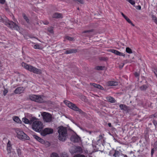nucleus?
I'll list each match as a JSON object with an SVG mask.
<instances>
[{
    "label": "nucleus",
    "mask_w": 157,
    "mask_h": 157,
    "mask_svg": "<svg viewBox=\"0 0 157 157\" xmlns=\"http://www.w3.org/2000/svg\"><path fill=\"white\" fill-rule=\"evenodd\" d=\"M149 117H150V118H151L155 117V114L150 116Z\"/></svg>",
    "instance_id": "nucleus-52"
},
{
    "label": "nucleus",
    "mask_w": 157,
    "mask_h": 157,
    "mask_svg": "<svg viewBox=\"0 0 157 157\" xmlns=\"http://www.w3.org/2000/svg\"><path fill=\"white\" fill-rule=\"evenodd\" d=\"M136 8L138 10H140L141 9V7L140 6L138 5L136 6Z\"/></svg>",
    "instance_id": "nucleus-53"
},
{
    "label": "nucleus",
    "mask_w": 157,
    "mask_h": 157,
    "mask_svg": "<svg viewBox=\"0 0 157 157\" xmlns=\"http://www.w3.org/2000/svg\"><path fill=\"white\" fill-rule=\"evenodd\" d=\"M36 38V39L37 40H38L39 41H40V40H39L37 38Z\"/></svg>",
    "instance_id": "nucleus-64"
},
{
    "label": "nucleus",
    "mask_w": 157,
    "mask_h": 157,
    "mask_svg": "<svg viewBox=\"0 0 157 157\" xmlns=\"http://www.w3.org/2000/svg\"><path fill=\"white\" fill-rule=\"evenodd\" d=\"M124 63H122V65H120L119 66V68L120 69H121L124 66Z\"/></svg>",
    "instance_id": "nucleus-47"
},
{
    "label": "nucleus",
    "mask_w": 157,
    "mask_h": 157,
    "mask_svg": "<svg viewBox=\"0 0 157 157\" xmlns=\"http://www.w3.org/2000/svg\"><path fill=\"white\" fill-rule=\"evenodd\" d=\"M148 87V86L147 85H144L140 87V89L144 91Z\"/></svg>",
    "instance_id": "nucleus-21"
},
{
    "label": "nucleus",
    "mask_w": 157,
    "mask_h": 157,
    "mask_svg": "<svg viewBox=\"0 0 157 157\" xmlns=\"http://www.w3.org/2000/svg\"><path fill=\"white\" fill-rule=\"evenodd\" d=\"M11 147V145L10 144V141L9 140L7 144V147Z\"/></svg>",
    "instance_id": "nucleus-48"
},
{
    "label": "nucleus",
    "mask_w": 157,
    "mask_h": 157,
    "mask_svg": "<svg viewBox=\"0 0 157 157\" xmlns=\"http://www.w3.org/2000/svg\"><path fill=\"white\" fill-rule=\"evenodd\" d=\"M61 157H68L67 155L65 153L61 154Z\"/></svg>",
    "instance_id": "nucleus-38"
},
{
    "label": "nucleus",
    "mask_w": 157,
    "mask_h": 157,
    "mask_svg": "<svg viewBox=\"0 0 157 157\" xmlns=\"http://www.w3.org/2000/svg\"><path fill=\"white\" fill-rule=\"evenodd\" d=\"M34 48L35 49H41L42 48L41 47H40L39 44H36L34 46Z\"/></svg>",
    "instance_id": "nucleus-31"
},
{
    "label": "nucleus",
    "mask_w": 157,
    "mask_h": 157,
    "mask_svg": "<svg viewBox=\"0 0 157 157\" xmlns=\"http://www.w3.org/2000/svg\"><path fill=\"white\" fill-rule=\"evenodd\" d=\"M124 19L128 23L130 24L133 26H135V25L130 20L127 16L124 18Z\"/></svg>",
    "instance_id": "nucleus-26"
},
{
    "label": "nucleus",
    "mask_w": 157,
    "mask_h": 157,
    "mask_svg": "<svg viewBox=\"0 0 157 157\" xmlns=\"http://www.w3.org/2000/svg\"><path fill=\"white\" fill-rule=\"evenodd\" d=\"M5 24L12 29L19 31L20 29L19 26L14 22L9 21H6Z\"/></svg>",
    "instance_id": "nucleus-7"
},
{
    "label": "nucleus",
    "mask_w": 157,
    "mask_h": 157,
    "mask_svg": "<svg viewBox=\"0 0 157 157\" xmlns=\"http://www.w3.org/2000/svg\"><path fill=\"white\" fill-rule=\"evenodd\" d=\"M36 118H33L29 121L26 118H23L22 119V120L23 121L25 124H32L33 122L34 121V120Z\"/></svg>",
    "instance_id": "nucleus-12"
},
{
    "label": "nucleus",
    "mask_w": 157,
    "mask_h": 157,
    "mask_svg": "<svg viewBox=\"0 0 157 157\" xmlns=\"http://www.w3.org/2000/svg\"><path fill=\"white\" fill-rule=\"evenodd\" d=\"M94 29H92L90 30H85L83 31L82 32V33H88L87 34V35H86V36H90V35H91V33L94 32Z\"/></svg>",
    "instance_id": "nucleus-18"
},
{
    "label": "nucleus",
    "mask_w": 157,
    "mask_h": 157,
    "mask_svg": "<svg viewBox=\"0 0 157 157\" xmlns=\"http://www.w3.org/2000/svg\"><path fill=\"white\" fill-rule=\"evenodd\" d=\"M134 75L136 77H139L140 75V73L137 72H135L134 73Z\"/></svg>",
    "instance_id": "nucleus-44"
},
{
    "label": "nucleus",
    "mask_w": 157,
    "mask_h": 157,
    "mask_svg": "<svg viewBox=\"0 0 157 157\" xmlns=\"http://www.w3.org/2000/svg\"><path fill=\"white\" fill-rule=\"evenodd\" d=\"M106 98L109 102L112 103H115V102L116 101L115 99L111 96L107 97Z\"/></svg>",
    "instance_id": "nucleus-20"
},
{
    "label": "nucleus",
    "mask_w": 157,
    "mask_h": 157,
    "mask_svg": "<svg viewBox=\"0 0 157 157\" xmlns=\"http://www.w3.org/2000/svg\"><path fill=\"white\" fill-rule=\"evenodd\" d=\"M52 17L54 18H62V14L60 13H56L53 15Z\"/></svg>",
    "instance_id": "nucleus-19"
},
{
    "label": "nucleus",
    "mask_w": 157,
    "mask_h": 157,
    "mask_svg": "<svg viewBox=\"0 0 157 157\" xmlns=\"http://www.w3.org/2000/svg\"><path fill=\"white\" fill-rule=\"evenodd\" d=\"M154 148L155 149H157V141H156L154 144Z\"/></svg>",
    "instance_id": "nucleus-46"
},
{
    "label": "nucleus",
    "mask_w": 157,
    "mask_h": 157,
    "mask_svg": "<svg viewBox=\"0 0 157 157\" xmlns=\"http://www.w3.org/2000/svg\"><path fill=\"white\" fill-rule=\"evenodd\" d=\"M46 143H47V144L48 145V146H50V144L48 142H47Z\"/></svg>",
    "instance_id": "nucleus-60"
},
{
    "label": "nucleus",
    "mask_w": 157,
    "mask_h": 157,
    "mask_svg": "<svg viewBox=\"0 0 157 157\" xmlns=\"http://www.w3.org/2000/svg\"><path fill=\"white\" fill-rule=\"evenodd\" d=\"M117 50H112V51H111V52H113V53L115 54L116 55V53L117 52Z\"/></svg>",
    "instance_id": "nucleus-49"
},
{
    "label": "nucleus",
    "mask_w": 157,
    "mask_h": 157,
    "mask_svg": "<svg viewBox=\"0 0 157 157\" xmlns=\"http://www.w3.org/2000/svg\"><path fill=\"white\" fill-rule=\"evenodd\" d=\"M32 123L33 129L36 132H40L43 128L42 123L39 121H33Z\"/></svg>",
    "instance_id": "nucleus-3"
},
{
    "label": "nucleus",
    "mask_w": 157,
    "mask_h": 157,
    "mask_svg": "<svg viewBox=\"0 0 157 157\" xmlns=\"http://www.w3.org/2000/svg\"><path fill=\"white\" fill-rule=\"evenodd\" d=\"M125 51L127 53L129 54H131L132 53V50L129 47L126 48Z\"/></svg>",
    "instance_id": "nucleus-28"
},
{
    "label": "nucleus",
    "mask_w": 157,
    "mask_h": 157,
    "mask_svg": "<svg viewBox=\"0 0 157 157\" xmlns=\"http://www.w3.org/2000/svg\"><path fill=\"white\" fill-rule=\"evenodd\" d=\"M99 136L100 137V138H102V136H101V135H100V136Z\"/></svg>",
    "instance_id": "nucleus-62"
},
{
    "label": "nucleus",
    "mask_w": 157,
    "mask_h": 157,
    "mask_svg": "<svg viewBox=\"0 0 157 157\" xmlns=\"http://www.w3.org/2000/svg\"><path fill=\"white\" fill-rule=\"evenodd\" d=\"M11 147H7V149L8 151V153H10L11 152Z\"/></svg>",
    "instance_id": "nucleus-40"
},
{
    "label": "nucleus",
    "mask_w": 157,
    "mask_h": 157,
    "mask_svg": "<svg viewBox=\"0 0 157 157\" xmlns=\"http://www.w3.org/2000/svg\"><path fill=\"white\" fill-rule=\"evenodd\" d=\"M41 115L44 122L50 123L53 121L54 118L50 113L46 112H43L41 113Z\"/></svg>",
    "instance_id": "nucleus-5"
},
{
    "label": "nucleus",
    "mask_w": 157,
    "mask_h": 157,
    "mask_svg": "<svg viewBox=\"0 0 157 157\" xmlns=\"http://www.w3.org/2000/svg\"><path fill=\"white\" fill-rule=\"evenodd\" d=\"M154 72L155 75L157 77V70H156L155 71H154Z\"/></svg>",
    "instance_id": "nucleus-57"
},
{
    "label": "nucleus",
    "mask_w": 157,
    "mask_h": 157,
    "mask_svg": "<svg viewBox=\"0 0 157 157\" xmlns=\"http://www.w3.org/2000/svg\"><path fill=\"white\" fill-rule=\"evenodd\" d=\"M29 98L31 100L37 102L42 103L46 101L43 96L39 95H32L29 96Z\"/></svg>",
    "instance_id": "nucleus-6"
},
{
    "label": "nucleus",
    "mask_w": 157,
    "mask_h": 157,
    "mask_svg": "<svg viewBox=\"0 0 157 157\" xmlns=\"http://www.w3.org/2000/svg\"><path fill=\"white\" fill-rule=\"evenodd\" d=\"M154 149H155V148H152L151 150V155H152L154 153Z\"/></svg>",
    "instance_id": "nucleus-51"
},
{
    "label": "nucleus",
    "mask_w": 157,
    "mask_h": 157,
    "mask_svg": "<svg viewBox=\"0 0 157 157\" xmlns=\"http://www.w3.org/2000/svg\"><path fill=\"white\" fill-rule=\"evenodd\" d=\"M73 1L77 3L78 4H84V2L83 0H73Z\"/></svg>",
    "instance_id": "nucleus-25"
},
{
    "label": "nucleus",
    "mask_w": 157,
    "mask_h": 157,
    "mask_svg": "<svg viewBox=\"0 0 157 157\" xmlns=\"http://www.w3.org/2000/svg\"><path fill=\"white\" fill-rule=\"evenodd\" d=\"M34 138L38 141L39 142L42 144H44L45 143L44 141L42 139L36 135H34L33 136Z\"/></svg>",
    "instance_id": "nucleus-14"
},
{
    "label": "nucleus",
    "mask_w": 157,
    "mask_h": 157,
    "mask_svg": "<svg viewBox=\"0 0 157 157\" xmlns=\"http://www.w3.org/2000/svg\"><path fill=\"white\" fill-rule=\"evenodd\" d=\"M21 65L23 67L30 72L37 74H40L42 73L40 69H37L30 65L27 64L24 62L22 63Z\"/></svg>",
    "instance_id": "nucleus-2"
},
{
    "label": "nucleus",
    "mask_w": 157,
    "mask_h": 157,
    "mask_svg": "<svg viewBox=\"0 0 157 157\" xmlns=\"http://www.w3.org/2000/svg\"><path fill=\"white\" fill-rule=\"evenodd\" d=\"M70 151L72 153H81L82 152V149L79 146H74L72 147Z\"/></svg>",
    "instance_id": "nucleus-9"
},
{
    "label": "nucleus",
    "mask_w": 157,
    "mask_h": 157,
    "mask_svg": "<svg viewBox=\"0 0 157 157\" xmlns=\"http://www.w3.org/2000/svg\"><path fill=\"white\" fill-rule=\"evenodd\" d=\"M43 23L45 25H48L49 24V22L48 21H46L45 22H43Z\"/></svg>",
    "instance_id": "nucleus-56"
},
{
    "label": "nucleus",
    "mask_w": 157,
    "mask_h": 157,
    "mask_svg": "<svg viewBox=\"0 0 157 157\" xmlns=\"http://www.w3.org/2000/svg\"><path fill=\"white\" fill-rule=\"evenodd\" d=\"M100 139H99L98 140L97 142H99L100 141Z\"/></svg>",
    "instance_id": "nucleus-63"
},
{
    "label": "nucleus",
    "mask_w": 157,
    "mask_h": 157,
    "mask_svg": "<svg viewBox=\"0 0 157 157\" xmlns=\"http://www.w3.org/2000/svg\"><path fill=\"white\" fill-rule=\"evenodd\" d=\"M105 67L104 66H97L95 67V69L97 70H103Z\"/></svg>",
    "instance_id": "nucleus-22"
},
{
    "label": "nucleus",
    "mask_w": 157,
    "mask_h": 157,
    "mask_svg": "<svg viewBox=\"0 0 157 157\" xmlns=\"http://www.w3.org/2000/svg\"><path fill=\"white\" fill-rule=\"evenodd\" d=\"M17 137L19 139L24 140L29 139V137L23 132L17 130Z\"/></svg>",
    "instance_id": "nucleus-8"
},
{
    "label": "nucleus",
    "mask_w": 157,
    "mask_h": 157,
    "mask_svg": "<svg viewBox=\"0 0 157 157\" xmlns=\"http://www.w3.org/2000/svg\"><path fill=\"white\" fill-rule=\"evenodd\" d=\"M53 131L52 129L46 128L41 132V134L43 136H45L47 135L53 133Z\"/></svg>",
    "instance_id": "nucleus-10"
},
{
    "label": "nucleus",
    "mask_w": 157,
    "mask_h": 157,
    "mask_svg": "<svg viewBox=\"0 0 157 157\" xmlns=\"http://www.w3.org/2000/svg\"><path fill=\"white\" fill-rule=\"evenodd\" d=\"M108 125L110 127H112L111 124L110 123H109L108 124Z\"/></svg>",
    "instance_id": "nucleus-58"
},
{
    "label": "nucleus",
    "mask_w": 157,
    "mask_h": 157,
    "mask_svg": "<svg viewBox=\"0 0 157 157\" xmlns=\"http://www.w3.org/2000/svg\"><path fill=\"white\" fill-rule=\"evenodd\" d=\"M65 38L66 39L71 41L73 40L74 39L73 37H71L69 36H66Z\"/></svg>",
    "instance_id": "nucleus-35"
},
{
    "label": "nucleus",
    "mask_w": 157,
    "mask_h": 157,
    "mask_svg": "<svg viewBox=\"0 0 157 157\" xmlns=\"http://www.w3.org/2000/svg\"><path fill=\"white\" fill-rule=\"evenodd\" d=\"M22 15L24 18V19L25 20L26 22L28 23H29V19L26 16L25 14V13H23Z\"/></svg>",
    "instance_id": "nucleus-27"
},
{
    "label": "nucleus",
    "mask_w": 157,
    "mask_h": 157,
    "mask_svg": "<svg viewBox=\"0 0 157 157\" xmlns=\"http://www.w3.org/2000/svg\"><path fill=\"white\" fill-rule=\"evenodd\" d=\"M99 59L101 61H106L108 60V58L107 57H100Z\"/></svg>",
    "instance_id": "nucleus-29"
},
{
    "label": "nucleus",
    "mask_w": 157,
    "mask_h": 157,
    "mask_svg": "<svg viewBox=\"0 0 157 157\" xmlns=\"http://www.w3.org/2000/svg\"><path fill=\"white\" fill-rule=\"evenodd\" d=\"M90 85H91L93 86L94 87L96 88L98 84H96L94 83H90Z\"/></svg>",
    "instance_id": "nucleus-42"
},
{
    "label": "nucleus",
    "mask_w": 157,
    "mask_h": 157,
    "mask_svg": "<svg viewBox=\"0 0 157 157\" xmlns=\"http://www.w3.org/2000/svg\"><path fill=\"white\" fill-rule=\"evenodd\" d=\"M13 120L15 122L18 123H21V121L17 117H15L13 118Z\"/></svg>",
    "instance_id": "nucleus-24"
},
{
    "label": "nucleus",
    "mask_w": 157,
    "mask_h": 157,
    "mask_svg": "<svg viewBox=\"0 0 157 157\" xmlns=\"http://www.w3.org/2000/svg\"><path fill=\"white\" fill-rule=\"evenodd\" d=\"M17 154H18V155L19 156L21 155V150L19 149H17Z\"/></svg>",
    "instance_id": "nucleus-41"
},
{
    "label": "nucleus",
    "mask_w": 157,
    "mask_h": 157,
    "mask_svg": "<svg viewBox=\"0 0 157 157\" xmlns=\"http://www.w3.org/2000/svg\"><path fill=\"white\" fill-rule=\"evenodd\" d=\"M123 155H124V157H127V155H125L123 154Z\"/></svg>",
    "instance_id": "nucleus-61"
},
{
    "label": "nucleus",
    "mask_w": 157,
    "mask_h": 157,
    "mask_svg": "<svg viewBox=\"0 0 157 157\" xmlns=\"http://www.w3.org/2000/svg\"><path fill=\"white\" fill-rule=\"evenodd\" d=\"M5 2V0H0V3L2 4H4Z\"/></svg>",
    "instance_id": "nucleus-50"
},
{
    "label": "nucleus",
    "mask_w": 157,
    "mask_h": 157,
    "mask_svg": "<svg viewBox=\"0 0 157 157\" xmlns=\"http://www.w3.org/2000/svg\"><path fill=\"white\" fill-rule=\"evenodd\" d=\"M96 88L99 89L100 90H104L103 88L99 84L97 85Z\"/></svg>",
    "instance_id": "nucleus-36"
},
{
    "label": "nucleus",
    "mask_w": 157,
    "mask_h": 157,
    "mask_svg": "<svg viewBox=\"0 0 157 157\" xmlns=\"http://www.w3.org/2000/svg\"><path fill=\"white\" fill-rule=\"evenodd\" d=\"M24 90V89L23 87H20L17 88L15 90L14 92L16 94H21L22 93Z\"/></svg>",
    "instance_id": "nucleus-13"
},
{
    "label": "nucleus",
    "mask_w": 157,
    "mask_h": 157,
    "mask_svg": "<svg viewBox=\"0 0 157 157\" xmlns=\"http://www.w3.org/2000/svg\"><path fill=\"white\" fill-rule=\"evenodd\" d=\"M121 15L124 18H125L126 17L125 15L122 12H121Z\"/></svg>",
    "instance_id": "nucleus-54"
},
{
    "label": "nucleus",
    "mask_w": 157,
    "mask_h": 157,
    "mask_svg": "<svg viewBox=\"0 0 157 157\" xmlns=\"http://www.w3.org/2000/svg\"><path fill=\"white\" fill-rule=\"evenodd\" d=\"M108 85L109 86H116L118 85V82L116 81H109L108 82Z\"/></svg>",
    "instance_id": "nucleus-17"
},
{
    "label": "nucleus",
    "mask_w": 157,
    "mask_h": 157,
    "mask_svg": "<svg viewBox=\"0 0 157 157\" xmlns=\"http://www.w3.org/2000/svg\"><path fill=\"white\" fill-rule=\"evenodd\" d=\"M155 117H157V113H155Z\"/></svg>",
    "instance_id": "nucleus-59"
},
{
    "label": "nucleus",
    "mask_w": 157,
    "mask_h": 157,
    "mask_svg": "<svg viewBox=\"0 0 157 157\" xmlns=\"http://www.w3.org/2000/svg\"><path fill=\"white\" fill-rule=\"evenodd\" d=\"M51 157H59L58 155L56 153H53L51 156Z\"/></svg>",
    "instance_id": "nucleus-33"
},
{
    "label": "nucleus",
    "mask_w": 157,
    "mask_h": 157,
    "mask_svg": "<svg viewBox=\"0 0 157 157\" xmlns=\"http://www.w3.org/2000/svg\"><path fill=\"white\" fill-rule=\"evenodd\" d=\"M153 123L154 125H155V127H156V126L157 125V122L155 120H153Z\"/></svg>",
    "instance_id": "nucleus-45"
},
{
    "label": "nucleus",
    "mask_w": 157,
    "mask_h": 157,
    "mask_svg": "<svg viewBox=\"0 0 157 157\" xmlns=\"http://www.w3.org/2000/svg\"><path fill=\"white\" fill-rule=\"evenodd\" d=\"M8 91L7 90L5 89L3 91V94L4 96H5L6 94L8 93Z\"/></svg>",
    "instance_id": "nucleus-43"
},
{
    "label": "nucleus",
    "mask_w": 157,
    "mask_h": 157,
    "mask_svg": "<svg viewBox=\"0 0 157 157\" xmlns=\"http://www.w3.org/2000/svg\"><path fill=\"white\" fill-rule=\"evenodd\" d=\"M64 102L70 108L74 111H78L80 114H83L84 113V112L77 106L75 104L67 100L64 101Z\"/></svg>",
    "instance_id": "nucleus-4"
},
{
    "label": "nucleus",
    "mask_w": 157,
    "mask_h": 157,
    "mask_svg": "<svg viewBox=\"0 0 157 157\" xmlns=\"http://www.w3.org/2000/svg\"><path fill=\"white\" fill-rule=\"evenodd\" d=\"M47 30L50 33L52 34L54 33L53 27L50 26L48 27L47 29Z\"/></svg>",
    "instance_id": "nucleus-23"
},
{
    "label": "nucleus",
    "mask_w": 157,
    "mask_h": 157,
    "mask_svg": "<svg viewBox=\"0 0 157 157\" xmlns=\"http://www.w3.org/2000/svg\"><path fill=\"white\" fill-rule=\"evenodd\" d=\"M116 55L119 56H123L124 57L125 56V55L123 53L117 51Z\"/></svg>",
    "instance_id": "nucleus-30"
},
{
    "label": "nucleus",
    "mask_w": 157,
    "mask_h": 157,
    "mask_svg": "<svg viewBox=\"0 0 157 157\" xmlns=\"http://www.w3.org/2000/svg\"><path fill=\"white\" fill-rule=\"evenodd\" d=\"M58 132L59 133L58 139L59 140L65 141L68 136L67 128L63 126H59L58 128Z\"/></svg>",
    "instance_id": "nucleus-1"
},
{
    "label": "nucleus",
    "mask_w": 157,
    "mask_h": 157,
    "mask_svg": "<svg viewBox=\"0 0 157 157\" xmlns=\"http://www.w3.org/2000/svg\"><path fill=\"white\" fill-rule=\"evenodd\" d=\"M127 1L132 5H134L135 4V1L133 0H127Z\"/></svg>",
    "instance_id": "nucleus-37"
},
{
    "label": "nucleus",
    "mask_w": 157,
    "mask_h": 157,
    "mask_svg": "<svg viewBox=\"0 0 157 157\" xmlns=\"http://www.w3.org/2000/svg\"><path fill=\"white\" fill-rule=\"evenodd\" d=\"M114 150L113 149L112 150L110 151L109 153V155L110 156L112 155L114 152Z\"/></svg>",
    "instance_id": "nucleus-39"
},
{
    "label": "nucleus",
    "mask_w": 157,
    "mask_h": 157,
    "mask_svg": "<svg viewBox=\"0 0 157 157\" xmlns=\"http://www.w3.org/2000/svg\"><path fill=\"white\" fill-rule=\"evenodd\" d=\"M77 52V49H71L66 50L65 53V54H69L72 53H75Z\"/></svg>",
    "instance_id": "nucleus-15"
},
{
    "label": "nucleus",
    "mask_w": 157,
    "mask_h": 157,
    "mask_svg": "<svg viewBox=\"0 0 157 157\" xmlns=\"http://www.w3.org/2000/svg\"><path fill=\"white\" fill-rule=\"evenodd\" d=\"M153 19L154 20V21H155V22L157 25V18H156V17H155L154 19Z\"/></svg>",
    "instance_id": "nucleus-55"
},
{
    "label": "nucleus",
    "mask_w": 157,
    "mask_h": 157,
    "mask_svg": "<svg viewBox=\"0 0 157 157\" xmlns=\"http://www.w3.org/2000/svg\"><path fill=\"white\" fill-rule=\"evenodd\" d=\"M122 155H123V154L120 151H118L115 150L114 153L113 155L114 157H117V156L118 157L119 156Z\"/></svg>",
    "instance_id": "nucleus-16"
},
{
    "label": "nucleus",
    "mask_w": 157,
    "mask_h": 157,
    "mask_svg": "<svg viewBox=\"0 0 157 157\" xmlns=\"http://www.w3.org/2000/svg\"><path fill=\"white\" fill-rule=\"evenodd\" d=\"M70 140L71 141L76 143L79 142L80 140V139L78 136L75 135L71 136Z\"/></svg>",
    "instance_id": "nucleus-11"
},
{
    "label": "nucleus",
    "mask_w": 157,
    "mask_h": 157,
    "mask_svg": "<svg viewBox=\"0 0 157 157\" xmlns=\"http://www.w3.org/2000/svg\"><path fill=\"white\" fill-rule=\"evenodd\" d=\"M74 157H86L84 155H80V154H78L77 155H75V156H74Z\"/></svg>",
    "instance_id": "nucleus-34"
},
{
    "label": "nucleus",
    "mask_w": 157,
    "mask_h": 157,
    "mask_svg": "<svg viewBox=\"0 0 157 157\" xmlns=\"http://www.w3.org/2000/svg\"><path fill=\"white\" fill-rule=\"evenodd\" d=\"M120 107L121 109L125 110V109L126 105L123 104H121L120 105Z\"/></svg>",
    "instance_id": "nucleus-32"
}]
</instances>
